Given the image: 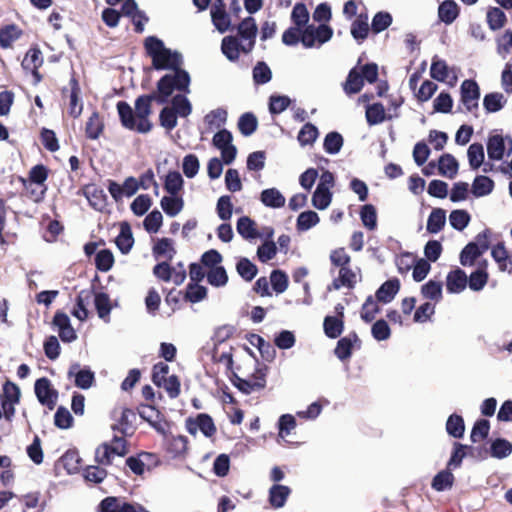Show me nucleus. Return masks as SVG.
Instances as JSON below:
<instances>
[{
  "instance_id": "f257e3e1",
  "label": "nucleus",
  "mask_w": 512,
  "mask_h": 512,
  "mask_svg": "<svg viewBox=\"0 0 512 512\" xmlns=\"http://www.w3.org/2000/svg\"><path fill=\"white\" fill-rule=\"evenodd\" d=\"M173 79L170 76H163L157 82L156 91L148 95H141L135 100V110L125 102L117 103V110L122 125L138 133H148L152 129V123L149 116L152 113L151 103L156 101L158 104H166L175 91V88H185L188 80L183 73Z\"/></svg>"
},
{
  "instance_id": "f03ea898",
  "label": "nucleus",
  "mask_w": 512,
  "mask_h": 512,
  "mask_svg": "<svg viewBox=\"0 0 512 512\" xmlns=\"http://www.w3.org/2000/svg\"><path fill=\"white\" fill-rule=\"evenodd\" d=\"M144 47L148 56L152 59V66L156 70H171L164 76H170L173 79H178L182 73L186 75L188 83L185 88H175V91L189 93L190 89V75L182 69L183 57L178 51H173L166 48L164 42L155 36H149L145 39Z\"/></svg>"
},
{
  "instance_id": "7ed1b4c3",
  "label": "nucleus",
  "mask_w": 512,
  "mask_h": 512,
  "mask_svg": "<svg viewBox=\"0 0 512 512\" xmlns=\"http://www.w3.org/2000/svg\"><path fill=\"white\" fill-rule=\"evenodd\" d=\"M20 395V389L16 384L9 380L4 383L2 393L0 394V403L6 420L10 421L14 416V406L19 402Z\"/></svg>"
},
{
  "instance_id": "20e7f679",
  "label": "nucleus",
  "mask_w": 512,
  "mask_h": 512,
  "mask_svg": "<svg viewBox=\"0 0 512 512\" xmlns=\"http://www.w3.org/2000/svg\"><path fill=\"white\" fill-rule=\"evenodd\" d=\"M258 28L256 25V21L253 17L249 16L242 20L238 25V35L241 38V42L243 43L242 52L247 54L250 53L256 41Z\"/></svg>"
},
{
  "instance_id": "39448f33",
  "label": "nucleus",
  "mask_w": 512,
  "mask_h": 512,
  "mask_svg": "<svg viewBox=\"0 0 512 512\" xmlns=\"http://www.w3.org/2000/svg\"><path fill=\"white\" fill-rule=\"evenodd\" d=\"M34 390L38 401L49 410H53L58 399V392L52 388L50 380L46 377L36 380Z\"/></svg>"
},
{
  "instance_id": "423d86ee",
  "label": "nucleus",
  "mask_w": 512,
  "mask_h": 512,
  "mask_svg": "<svg viewBox=\"0 0 512 512\" xmlns=\"http://www.w3.org/2000/svg\"><path fill=\"white\" fill-rule=\"evenodd\" d=\"M187 431L191 435H196L198 430L206 437H212L216 433V426L211 416L205 413L198 414L196 418L186 420Z\"/></svg>"
},
{
  "instance_id": "0eeeda50",
  "label": "nucleus",
  "mask_w": 512,
  "mask_h": 512,
  "mask_svg": "<svg viewBox=\"0 0 512 512\" xmlns=\"http://www.w3.org/2000/svg\"><path fill=\"white\" fill-rule=\"evenodd\" d=\"M480 89L474 80H464L461 84V102L468 112L478 107Z\"/></svg>"
},
{
  "instance_id": "6e6552de",
  "label": "nucleus",
  "mask_w": 512,
  "mask_h": 512,
  "mask_svg": "<svg viewBox=\"0 0 512 512\" xmlns=\"http://www.w3.org/2000/svg\"><path fill=\"white\" fill-rule=\"evenodd\" d=\"M506 142L509 143L510 147L508 154L512 152V139L509 136L503 137L502 135L495 134L491 135L487 141V153L491 160H501L504 156L506 149Z\"/></svg>"
},
{
  "instance_id": "1a4fd4ad",
  "label": "nucleus",
  "mask_w": 512,
  "mask_h": 512,
  "mask_svg": "<svg viewBox=\"0 0 512 512\" xmlns=\"http://www.w3.org/2000/svg\"><path fill=\"white\" fill-rule=\"evenodd\" d=\"M212 23L215 28L224 33L229 30L231 26L230 15L226 12V6L223 0H215L210 10Z\"/></svg>"
},
{
  "instance_id": "9d476101",
  "label": "nucleus",
  "mask_w": 512,
  "mask_h": 512,
  "mask_svg": "<svg viewBox=\"0 0 512 512\" xmlns=\"http://www.w3.org/2000/svg\"><path fill=\"white\" fill-rule=\"evenodd\" d=\"M52 325L58 330L60 339L63 342H72L77 338L74 328L71 326L69 316L57 311L53 317Z\"/></svg>"
},
{
  "instance_id": "9b49d317",
  "label": "nucleus",
  "mask_w": 512,
  "mask_h": 512,
  "mask_svg": "<svg viewBox=\"0 0 512 512\" xmlns=\"http://www.w3.org/2000/svg\"><path fill=\"white\" fill-rule=\"evenodd\" d=\"M68 377H75V385L81 389H88L94 382V373L89 368L81 369L79 363H73L68 370Z\"/></svg>"
},
{
  "instance_id": "f8f14e48",
  "label": "nucleus",
  "mask_w": 512,
  "mask_h": 512,
  "mask_svg": "<svg viewBox=\"0 0 512 512\" xmlns=\"http://www.w3.org/2000/svg\"><path fill=\"white\" fill-rule=\"evenodd\" d=\"M84 196L90 206L97 211H104L107 206V195L102 188L96 185H88L84 189Z\"/></svg>"
},
{
  "instance_id": "ddd939ff",
  "label": "nucleus",
  "mask_w": 512,
  "mask_h": 512,
  "mask_svg": "<svg viewBox=\"0 0 512 512\" xmlns=\"http://www.w3.org/2000/svg\"><path fill=\"white\" fill-rule=\"evenodd\" d=\"M238 234L245 240L252 242L263 235L257 230V225L254 220L248 216H242L238 219L236 224Z\"/></svg>"
},
{
  "instance_id": "4468645a",
  "label": "nucleus",
  "mask_w": 512,
  "mask_h": 512,
  "mask_svg": "<svg viewBox=\"0 0 512 512\" xmlns=\"http://www.w3.org/2000/svg\"><path fill=\"white\" fill-rule=\"evenodd\" d=\"M242 46L237 36H226L222 39L221 51L229 61L234 62L239 59Z\"/></svg>"
},
{
  "instance_id": "2eb2a0df",
  "label": "nucleus",
  "mask_w": 512,
  "mask_h": 512,
  "mask_svg": "<svg viewBox=\"0 0 512 512\" xmlns=\"http://www.w3.org/2000/svg\"><path fill=\"white\" fill-rule=\"evenodd\" d=\"M260 201L268 208L279 209L284 207L286 199L277 188H268L261 192Z\"/></svg>"
},
{
  "instance_id": "dca6fc26",
  "label": "nucleus",
  "mask_w": 512,
  "mask_h": 512,
  "mask_svg": "<svg viewBox=\"0 0 512 512\" xmlns=\"http://www.w3.org/2000/svg\"><path fill=\"white\" fill-rule=\"evenodd\" d=\"M491 255L502 272L512 273V258L509 256L503 243L492 248Z\"/></svg>"
},
{
  "instance_id": "f3484780",
  "label": "nucleus",
  "mask_w": 512,
  "mask_h": 512,
  "mask_svg": "<svg viewBox=\"0 0 512 512\" xmlns=\"http://www.w3.org/2000/svg\"><path fill=\"white\" fill-rule=\"evenodd\" d=\"M358 336L356 333H351L346 337L341 338L336 345L335 355L341 361L347 360L351 357L352 348L354 343L358 342Z\"/></svg>"
},
{
  "instance_id": "a211bd4d",
  "label": "nucleus",
  "mask_w": 512,
  "mask_h": 512,
  "mask_svg": "<svg viewBox=\"0 0 512 512\" xmlns=\"http://www.w3.org/2000/svg\"><path fill=\"white\" fill-rule=\"evenodd\" d=\"M458 168V161L453 155L446 153L439 158L438 169L442 176L453 179L457 175Z\"/></svg>"
},
{
  "instance_id": "6ab92c4d",
  "label": "nucleus",
  "mask_w": 512,
  "mask_h": 512,
  "mask_svg": "<svg viewBox=\"0 0 512 512\" xmlns=\"http://www.w3.org/2000/svg\"><path fill=\"white\" fill-rule=\"evenodd\" d=\"M467 285V276L461 269L450 272L447 276V290L450 293H460Z\"/></svg>"
},
{
  "instance_id": "aec40b11",
  "label": "nucleus",
  "mask_w": 512,
  "mask_h": 512,
  "mask_svg": "<svg viewBox=\"0 0 512 512\" xmlns=\"http://www.w3.org/2000/svg\"><path fill=\"white\" fill-rule=\"evenodd\" d=\"M399 287L397 279L384 282L376 292L377 300L383 303L391 302L397 294Z\"/></svg>"
},
{
  "instance_id": "412c9836",
  "label": "nucleus",
  "mask_w": 512,
  "mask_h": 512,
  "mask_svg": "<svg viewBox=\"0 0 512 512\" xmlns=\"http://www.w3.org/2000/svg\"><path fill=\"white\" fill-rule=\"evenodd\" d=\"M291 490L288 486L275 484L269 490V501L274 508H281L285 505Z\"/></svg>"
},
{
  "instance_id": "4be33fe9",
  "label": "nucleus",
  "mask_w": 512,
  "mask_h": 512,
  "mask_svg": "<svg viewBox=\"0 0 512 512\" xmlns=\"http://www.w3.org/2000/svg\"><path fill=\"white\" fill-rule=\"evenodd\" d=\"M115 243L123 254H126L131 250L134 239L128 223L121 224L120 233L116 237Z\"/></svg>"
},
{
  "instance_id": "5701e85b",
  "label": "nucleus",
  "mask_w": 512,
  "mask_h": 512,
  "mask_svg": "<svg viewBox=\"0 0 512 512\" xmlns=\"http://www.w3.org/2000/svg\"><path fill=\"white\" fill-rule=\"evenodd\" d=\"M356 283V273L347 266L339 269L338 278L334 279L332 285L334 289L339 290L343 286L353 288Z\"/></svg>"
},
{
  "instance_id": "b1692460",
  "label": "nucleus",
  "mask_w": 512,
  "mask_h": 512,
  "mask_svg": "<svg viewBox=\"0 0 512 512\" xmlns=\"http://www.w3.org/2000/svg\"><path fill=\"white\" fill-rule=\"evenodd\" d=\"M469 166L472 170L479 169L484 164L485 153L481 143H473L467 150Z\"/></svg>"
},
{
  "instance_id": "393cba45",
  "label": "nucleus",
  "mask_w": 512,
  "mask_h": 512,
  "mask_svg": "<svg viewBox=\"0 0 512 512\" xmlns=\"http://www.w3.org/2000/svg\"><path fill=\"white\" fill-rule=\"evenodd\" d=\"M71 93H70V101H69V114L73 118H78L83 110V104L80 99V88L75 79L71 80Z\"/></svg>"
},
{
  "instance_id": "a878e982",
  "label": "nucleus",
  "mask_w": 512,
  "mask_h": 512,
  "mask_svg": "<svg viewBox=\"0 0 512 512\" xmlns=\"http://www.w3.org/2000/svg\"><path fill=\"white\" fill-rule=\"evenodd\" d=\"M160 205L168 216L175 217L182 211L184 201L178 196H164L160 201Z\"/></svg>"
},
{
  "instance_id": "bb28decb",
  "label": "nucleus",
  "mask_w": 512,
  "mask_h": 512,
  "mask_svg": "<svg viewBox=\"0 0 512 512\" xmlns=\"http://www.w3.org/2000/svg\"><path fill=\"white\" fill-rule=\"evenodd\" d=\"M364 84L363 77L360 72L357 71L356 68L350 70L345 83L343 84V89L346 94H356L360 92Z\"/></svg>"
},
{
  "instance_id": "cd10ccee",
  "label": "nucleus",
  "mask_w": 512,
  "mask_h": 512,
  "mask_svg": "<svg viewBox=\"0 0 512 512\" xmlns=\"http://www.w3.org/2000/svg\"><path fill=\"white\" fill-rule=\"evenodd\" d=\"M104 124L98 112H93L89 117L86 126L85 133L89 139H98L103 132Z\"/></svg>"
},
{
  "instance_id": "c85d7f7f",
  "label": "nucleus",
  "mask_w": 512,
  "mask_h": 512,
  "mask_svg": "<svg viewBox=\"0 0 512 512\" xmlns=\"http://www.w3.org/2000/svg\"><path fill=\"white\" fill-rule=\"evenodd\" d=\"M446 222V214L443 209H433L427 220V231L436 234L444 227Z\"/></svg>"
},
{
  "instance_id": "c756f323",
  "label": "nucleus",
  "mask_w": 512,
  "mask_h": 512,
  "mask_svg": "<svg viewBox=\"0 0 512 512\" xmlns=\"http://www.w3.org/2000/svg\"><path fill=\"white\" fill-rule=\"evenodd\" d=\"M494 188V182L487 176H477L472 184V193L476 197H482L490 194Z\"/></svg>"
},
{
  "instance_id": "7c9ffc66",
  "label": "nucleus",
  "mask_w": 512,
  "mask_h": 512,
  "mask_svg": "<svg viewBox=\"0 0 512 512\" xmlns=\"http://www.w3.org/2000/svg\"><path fill=\"white\" fill-rule=\"evenodd\" d=\"M323 327L326 336L335 339L343 332L344 323L341 318L335 316H326L324 319Z\"/></svg>"
},
{
  "instance_id": "2f4dec72",
  "label": "nucleus",
  "mask_w": 512,
  "mask_h": 512,
  "mask_svg": "<svg viewBox=\"0 0 512 512\" xmlns=\"http://www.w3.org/2000/svg\"><path fill=\"white\" fill-rule=\"evenodd\" d=\"M446 431L454 438L463 437L465 431L463 418L458 414L450 415L446 422Z\"/></svg>"
},
{
  "instance_id": "473e14b6",
  "label": "nucleus",
  "mask_w": 512,
  "mask_h": 512,
  "mask_svg": "<svg viewBox=\"0 0 512 512\" xmlns=\"http://www.w3.org/2000/svg\"><path fill=\"white\" fill-rule=\"evenodd\" d=\"M183 178L177 171H171L166 175L164 188L171 196H177L183 187Z\"/></svg>"
},
{
  "instance_id": "72a5a7b5",
  "label": "nucleus",
  "mask_w": 512,
  "mask_h": 512,
  "mask_svg": "<svg viewBox=\"0 0 512 512\" xmlns=\"http://www.w3.org/2000/svg\"><path fill=\"white\" fill-rule=\"evenodd\" d=\"M490 450L492 457L506 458L512 453V444L506 439L498 438L492 442Z\"/></svg>"
},
{
  "instance_id": "f704fd0d",
  "label": "nucleus",
  "mask_w": 512,
  "mask_h": 512,
  "mask_svg": "<svg viewBox=\"0 0 512 512\" xmlns=\"http://www.w3.org/2000/svg\"><path fill=\"white\" fill-rule=\"evenodd\" d=\"M258 126L257 118L252 113H244L238 120V128L242 135H252Z\"/></svg>"
},
{
  "instance_id": "c9c22d12",
  "label": "nucleus",
  "mask_w": 512,
  "mask_h": 512,
  "mask_svg": "<svg viewBox=\"0 0 512 512\" xmlns=\"http://www.w3.org/2000/svg\"><path fill=\"white\" fill-rule=\"evenodd\" d=\"M43 63L42 53L38 48H30L23 61L22 67L25 70H35L38 69Z\"/></svg>"
},
{
  "instance_id": "e433bc0d",
  "label": "nucleus",
  "mask_w": 512,
  "mask_h": 512,
  "mask_svg": "<svg viewBox=\"0 0 512 512\" xmlns=\"http://www.w3.org/2000/svg\"><path fill=\"white\" fill-rule=\"evenodd\" d=\"M478 244L471 242L467 244L460 253V262L463 266L473 265L474 261L482 254Z\"/></svg>"
},
{
  "instance_id": "4c0bfd02",
  "label": "nucleus",
  "mask_w": 512,
  "mask_h": 512,
  "mask_svg": "<svg viewBox=\"0 0 512 512\" xmlns=\"http://www.w3.org/2000/svg\"><path fill=\"white\" fill-rule=\"evenodd\" d=\"M153 253L157 257H165L171 260L176 253L173 247V241L169 238H162L153 247Z\"/></svg>"
},
{
  "instance_id": "58836bf2",
  "label": "nucleus",
  "mask_w": 512,
  "mask_h": 512,
  "mask_svg": "<svg viewBox=\"0 0 512 512\" xmlns=\"http://www.w3.org/2000/svg\"><path fill=\"white\" fill-rule=\"evenodd\" d=\"M291 20L295 26L304 28L309 21V12L304 3H296L292 9Z\"/></svg>"
},
{
  "instance_id": "ea45409f",
  "label": "nucleus",
  "mask_w": 512,
  "mask_h": 512,
  "mask_svg": "<svg viewBox=\"0 0 512 512\" xmlns=\"http://www.w3.org/2000/svg\"><path fill=\"white\" fill-rule=\"evenodd\" d=\"M439 18L446 24L452 23L458 15L457 5L453 1H444L438 9Z\"/></svg>"
},
{
  "instance_id": "a19ab883",
  "label": "nucleus",
  "mask_w": 512,
  "mask_h": 512,
  "mask_svg": "<svg viewBox=\"0 0 512 512\" xmlns=\"http://www.w3.org/2000/svg\"><path fill=\"white\" fill-rule=\"evenodd\" d=\"M319 135L318 129L311 123H306L298 133V141L300 145L313 144Z\"/></svg>"
},
{
  "instance_id": "79ce46f5",
  "label": "nucleus",
  "mask_w": 512,
  "mask_h": 512,
  "mask_svg": "<svg viewBox=\"0 0 512 512\" xmlns=\"http://www.w3.org/2000/svg\"><path fill=\"white\" fill-rule=\"evenodd\" d=\"M91 293L88 291H81L76 299V308L73 310L72 314L77 319L83 321L88 316L87 304L90 299Z\"/></svg>"
},
{
  "instance_id": "37998d69",
  "label": "nucleus",
  "mask_w": 512,
  "mask_h": 512,
  "mask_svg": "<svg viewBox=\"0 0 512 512\" xmlns=\"http://www.w3.org/2000/svg\"><path fill=\"white\" fill-rule=\"evenodd\" d=\"M319 216L314 211H305L299 214L297 218V229L299 231H307L319 222Z\"/></svg>"
},
{
  "instance_id": "c03bdc74",
  "label": "nucleus",
  "mask_w": 512,
  "mask_h": 512,
  "mask_svg": "<svg viewBox=\"0 0 512 512\" xmlns=\"http://www.w3.org/2000/svg\"><path fill=\"white\" fill-rule=\"evenodd\" d=\"M366 119L369 125H376L385 120V109L381 103L368 105L366 108Z\"/></svg>"
},
{
  "instance_id": "a18cd8bd",
  "label": "nucleus",
  "mask_w": 512,
  "mask_h": 512,
  "mask_svg": "<svg viewBox=\"0 0 512 512\" xmlns=\"http://www.w3.org/2000/svg\"><path fill=\"white\" fill-rule=\"evenodd\" d=\"M360 218L363 225L369 230H375L377 227V212L373 205L366 204L361 208Z\"/></svg>"
},
{
  "instance_id": "49530a36",
  "label": "nucleus",
  "mask_w": 512,
  "mask_h": 512,
  "mask_svg": "<svg viewBox=\"0 0 512 512\" xmlns=\"http://www.w3.org/2000/svg\"><path fill=\"white\" fill-rule=\"evenodd\" d=\"M233 383L244 394H250L264 388V383L262 381L243 379L236 374H234Z\"/></svg>"
},
{
  "instance_id": "de8ad7c7",
  "label": "nucleus",
  "mask_w": 512,
  "mask_h": 512,
  "mask_svg": "<svg viewBox=\"0 0 512 512\" xmlns=\"http://www.w3.org/2000/svg\"><path fill=\"white\" fill-rule=\"evenodd\" d=\"M323 145L328 154H337L343 146V137L338 132H330L325 136Z\"/></svg>"
},
{
  "instance_id": "09e8293b",
  "label": "nucleus",
  "mask_w": 512,
  "mask_h": 512,
  "mask_svg": "<svg viewBox=\"0 0 512 512\" xmlns=\"http://www.w3.org/2000/svg\"><path fill=\"white\" fill-rule=\"evenodd\" d=\"M236 269L238 274L246 281H251L258 272L256 265L247 258H241L236 265Z\"/></svg>"
},
{
  "instance_id": "8fccbe9b",
  "label": "nucleus",
  "mask_w": 512,
  "mask_h": 512,
  "mask_svg": "<svg viewBox=\"0 0 512 512\" xmlns=\"http://www.w3.org/2000/svg\"><path fill=\"white\" fill-rule=\"evenodd\" d=\"M453 481H454L453 474L448 470H444V471L439 472L433 478L432 487L436 491H444V490L450 489L452 487Z\"/></svg>"
},
{
  "instance_id": "3c124183",
  "label": "nucleus",
  "mask_w": 512,
  "mask_h": 512,
  "mask_svg": "<svg viewBox=\"0 0 512 512\" xmlns=\"http://www.w3.org/2000/svg\"><path fill=\"white\" fill-rule=\"evenodd\" d=\"M380 308L372 296L367 297L362 305L361 318L367 323L372 322L379 313Z\"/></svg>"
},
{
  "instance_id": "603ef678",
  "label": "nucleus",
  "mask_w": 512,
  "mask_h": 512,
  "mask_svg": "<svg viewBox=\"0 0 512 512\" xmlns=\"http://www.w3.org/2000/svg\"><path fill=\"white\" fill-rule=\"evenodd\" d=\"M487 22L492 30H498L505 25L506 15L500 8H490L487 12Z\"/></svg>"
},
{
  "instance_id": "864d4df0",
  "label": "nucleus",
  "mask_w": 512,
  "mask_h": 512,
  "mask_svg": "<svg viewBox=\"0 0 512 512\" xmlns=\"http://www.w3.org/2000/svg\"><path fill=\"white\" fill-rule=\"evenodd\" d=\"M331 201L332 193L330 190H324L316 187L312 196V204L315 208L324 210L330 205Z\"/></svg>"
},
{
  "instance_id": "5fc2aeb1",
  "label": "nucleus",
  "mask_w": 512,
  "mask_h": 512,
  "mask_svg": "<svg viewBox=\"0 0 512 512\" xmlns=\"http://www.w3.org/2000/svg\"><path fill=\"white\" fill-rule=\"evenodd\" d=\"M490 430V423L486 419L477 420L472 428L470 439L473 443H477L485 439Z\"/></svg>"
},
{
  "instance_id": "6e6d98bb",
  "label": "nucleus",
  "mask_w": 512,
  "mask_h": 512,
  "mask_svg": "<svg viewBox=\"0 0 512 512\" xmlns=\"http://www.w3.org/2000/svg\"><path fill=\"white\" fill-rule=\"evenodd\" d=\"M505 102L506 100L501 93H490L483 99L484 108L490 113L501 110Z\"/></svg>"
},
{
  "instance_id": "4d7b16f0",
  "label": "nucleus",
  "mask_w": 512,
  "mask_h": 512,
  "mask_svg": "<svg viewBox=\"0 0 512 512\" xmlns=\"http://www.w3.org/2000/svg\"><path fill=\"white\" fill-rule=\"evenodd\" d=\"M216 211L219 218L223 221H227L232 217L233 205L229 195H223L218 199Z\"/></svg>"
},
{
  "instance_id": "13d9d810",
  "label": "nucleus",
  "mask_w": 512,
  "mask_h": 512,
  "mask_svg": "<svg viewBox=\"0 0 512 512\" xmlns=\"http://www.w3.org/2000/svg\"><path fill=\"white\" fill-rule=\"evenodd\" d=\"M172 109L177 115L187 117L192 111V106L186 96L178 94L172 99Z\"/></svg>"
},
{
  "instance_id": "bf43d9fd",
  "label": "nucleus",
  "mask_w": 512,
  "mask_h": 512,
  "mask_svg": "<svg viewBox=\"0 0 512 512\" xmlns=\"http://www.w3.org/2000/svg\"><path fill=\"white\" fill-rule=\"evenodd\" d=\"M94 304L101 319L109 317L111 311L109 296L105 293H98L94 296Z\"/></svg>"
},
{
  "instance_id": "052dcab7",
  "label": "nucleus",
  "mask_w": 512,
  "mask_h": 512,
  "mask_svg": "<svg viewBox=\"0 0 512 512\" xmlns=\"http://www.w3.org/2000/svg\"><path fill=\"white\" fill-rule=\"evenodd\" d=\"M451 226L459 231L466 228L470 222V215L465 210H454L449 216Z\"/></svg>"
},
{
  "instance_id": "680f3d73",
  "label": "nucleus",
  "mask_w": 512,
  "mask_h": 512,
  "mask_svg": "<svg viewBox=\"0 0 512 512\" xmlns=\"http://www.w3.org/2000/svg\"><path fill=\"white\" fill-rule=\"evenodd\" d=\"M114 263V257L110 250H100L95 257V264L98 270L102 272L109 271Z\"/></svg>"
},
{
  "instance_id": "e2e57ef3",
  "label": "nucleus",
  "mask_w": 512,
  "mask_h": 512,
  "mask_svg": "<svg viewBox=\"0 0 512 512\" xmlns=\"http://www.w3.org/2000/svg\"><path fill=\"white\" fill-rule=\"evenodd\" d=\"M207 280L209 284L215 287H221L226 285L228 281L226 270L222 266H216L214 268H211V270L207 274Z\"/></svg>"
},
{
  "instance_id": "0e129e2a",
  "label": "nucleus",
  "mask_w": 512,
  "mask_h": 512,
  "mask_svg": "<svg viewBox=\"0 0 512 512\" xmlns=\"http://www.w3.org/2000/svg\"><path fill=\"white\" fill-rule=\"evenodd\" d=\"M272 72L265 62H258L253 68V80L256 84H266L271 80Z\"/></svg>"
},
{
  "instance_id": "69168bd1",
  "label": "nucleus",
  "mask_w": 512,
  "mask_h": 512,
  "mask_svg": "<svg viewBox=\"0 0 512 512\" xmlns=\"http://www.w3.org/2000/svg\"><path fill=\"white\" fill-rule=\"evenodd\" d=\"M430 75L437 81H445L448 78V66L446 62L435 57L431 64Z\"/></svg>"
},
{
  "instance_id": "338daca9",
  "label": "nucleus",
  "mask_w": 512,
  "mask_h": 512,
  "mask_svg": "<svg viewBox=\"0 0 512 512\" xmlns=\"http://www.w3.org/2000/svg\"><path fill=\"white\" fill-rule=\"evenodd\" d=\"M207 296V289L204 286H200L197 283H189L185 294V299L197 303L204 300Z\"/></svg>"
},
{
  "instance_id": "774afa93",
  "label": "nucleus",
  "mask_w": 512,
  "mask_h": 512,
  "mask_svg": "<svg viewBox=\"0 0 512 512\" xmlns=\"http://www.w3.org/2000/svg\"><path fill=\"white\" fill-rule=\"evenodd\" d=\"M421 292L425 298L439 301L442 298V284L430 280L422 286Z\"/></svg>"
}]
</instances>
